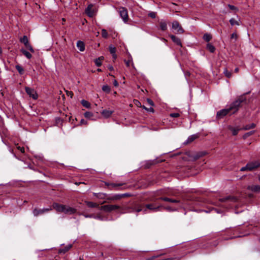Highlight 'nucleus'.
Segmentation results:
<instances>
[{
  "label": "nucleus",
  "instance_id": "f257e3e1",
  "mask_svg": "<svg viewBox=\"0 0 260 260\" xmlns=\"http://www.w3.org/2000/svg\"><path fill=\"white\" fill-rule=\"evenodd\" d=\"M162 208L161 205H156L155 204H146L145 206L141 205H138L137 207L131 206V212H143V213H146L147 210H150L152 211L155 212L160 210Z\"/></svg>",
  "mask_w": 260,
  "mask_h": 260
},
{
  "label": "nucleus",
  "instance_id": "f03ea898",
  "mask_svg": "<svg viewBox=\"0 0 260 260\" xmlns=\"http://www.w3.org/2000/svg\"><path fill=\"white\" fill-rule=\"evenodd\" d=\"M248 93L249 92H247L239 96L235 101L231 103L229 107V110H230L231 112V114H235L238 111L240 107H241L243 105H246L247 104V99L245 95Z\"/></svg>",
  "mask_w": 260,
  "mask_h": 260
},
{
  "label": "nucleus",
  "instance_id": "7ed1b4c3",
  "mask_svg": "<svg viewBox=\"0 0 260 260\" xmlns=\"http://www.w3.org/2000/svg\"><path fill=\"white\" fill-rule=\"evenodd\" d=\"M94 197L100 199H107L108 200H118L120 199L122 197L130 196L129 193H126L123 194H115L112 195H108L105 193L99 192L93 193Z\"/></svg>",
  "mask_w": 260,
  "mask_h": 260
},
{
  "label": "nucleus",
  "instance_id": "20e7f679",
  "mask_svg": "<svg viewBox=\"0 0 260 260\" xmlns=\"http://www.w3.org/2000/svg\"><path fill=\"white\" fill-rule=\"evenodd\" d=\"M158 200H162L166 202H169L173 204H175L177 205L176 207H171V206H167L166 207H164L162 206V208L165 209L166 210L169 211H173L177 210L178 208H182L183 207V203L179 200L171 199L167 197H160L158 198Z\"/></svg>",
  "mask_w": 260,
  "mask_h": 260
},
{
  "label": "nucleus",
  "instance_id": "39448f33",
  "mask_svg": "<svg viewBox=\"0 0 260 260\" xmlns=\"http://www.w3.org/2000/svg\"><path fill=\"white\" fill-rule=\"evenodd\" d=\"M51 210V207H49L48 208L43 209H38L36 207L32 209V213L34 216L37 217L38 216L42 215L46 213H48Z\"/></svg>",
  "mask_w": 260,
  "mask_h": 260
},
{
  "label": "nucleus",
  "instance_id": "423d86ee",
  "mask_svg": "<svg viewBox=\"0 0 260 260\" xmlns=\"http://www.w3.org/2000/svg\"><path fill=\"white\" fill-rule=\"evenodd\" d=\"M119 208V206L116 205H106L101 206L99 207V209L106 212H110L112 211L116 210Z\"/></svg>",
  "mask_w": 260,
  "mask_h": 260
},
{
  "label": "nucleus",
  "instance_id": "0eeeda50",
  "mask_svg": "<svg viewBox=\"0 0 260 260\" xmlns=\"http://www.w3.org/2000/svg\"><path fill=\"white\" fill-rule=\"evenodd\" d=\"M229 114H230V115L232 114H231L230 110H229V108L221 109L217 112L216 118L218 119H222Z\"/></svg>",
  "mask_w": 260,
  "mask_h": 260
},
{
  "label": "nucleus",
  "instance_id": "6e6552de",
  "mask_svg": "<svg viewBox=\"0 0 260 260\" xmlns=\"http://www.w3.org/2000/svg\"><path fill=\"white\" fill-rule=\"evenodd\" d=\"M172 29L176 30V34H181L184 32V30L177 20L172 22Z\"/></svg>",
  "mask_w": 260,
  "mask_h": 260
},
{
  "label": "nucleus",
  "instance_id": "1a4fd4ad",
  "mask_svg": "<svg viewBox=\"0 0 260 260\" xmlns=\"http://www.w3.org/2000/svg\"><path fill=\"white\" fill-rule=\"evenodd\" d=\"M119 14L120 17L123 19L124 22H126L128 20V12L126 8L124 7H120L118 10Z\"/></svg>",
  "mask_w": 260,
  "mask_h": 260
},
{
  "label": "nucleus",
  "instance_id": "9d476101",
  "mask_svg": "<svg viewBox=\"0 0 260 260\" xmlns=\"http://www.w3.org/2000/svg\"><path fill=\"white\" fill-rule=\"evenodd\" d=\"M25 90L29 97L32 98L34 100H37L38 99V95L34 89L29 87H25Z\"/></svg>",
  "mask_w": 260,
  "mask_h": 260
},
{
  "label": "nucleus",
  "instance_id": "9b49d317",
  "mask_svg": "<svg viewBox=\"0 0 260 260\" xmlns=\"http://www.w3.org/2000/svg\"><path fill=\"white\" fill-rule=\"evenodd\" d=\"M249 171H253L260 167V160H254L249 162L247 164Z\"/></svg>",
  "mask_w": 260,
  "mask_h": 260
},
{
  "label": "nucleus",
  "instance_id": "f8f14e48",
  "mask_svg": "<svg viewBox=\"0 0 260 260\" xmlns=\"http://www.w3.org/2000/svg\"><path fill=\"white\" fill-rule=\"evenodd\" d=\"M52 207L55 209L57 212L64 213L66 205L57 203H53L52 204Z\"/></svg>",
  "mask_w": 260,
  "mask_h": 260
},
{
  "label": "nucleus",
  "instance_id": "ddd939ff",
  "mask_svg": "<svg viewBox=\"0 0 260 260\" xmlns=\"http://www.w3.org/2000/svg\"><path fill=\"white\" fill-rule=\"evenodd\" d=\"M105 184L108 187V188L109 189H118L120 187H121L124 184L122 183H108L107 182H105Z\"/></svg>",
  "mask_w": 260,
  "mask_h": 260
},
{
  "label": "nucleus",
  "instance_id": "4468645a",
  "mask_svg": "<svg viewBox=\"0 0 260 260\" xmlns=\"http://www.w3.org/2000/svg\"><path fill=\"white\" fill-rule=\"evenodd\" d=\"M247 189L254 193H259L260 192V185H249L247 187Z\"/></svg>",
  "mask_w": 260,
  "mask_h": 260
},
{
  "label": "nucleus",
  "instance_id": "2eb2a0df",
  "mask_svg": "<svg viewBox=\"0 0 260 260\" xmlns=\"http://www.w3.org/2000/svg\"><path fill=\"white\" fill-rule=\"evenodd\" d=\"M237 201V198L234 196H227L224 198H220L219 201L221 203H226L229 202H235Z\"/></svg>",
  "mask_w": 260,
  "mask_h": 260
},
{
  "label": "nucleus",
  "instance_id": "dca6fc26",
  "mask_svg": "<svg viewBox=\"0 0 260 260\" xmlns=\"http://www.w3.org/2000/svg\"><path fill=\"white\" fill-rule=\"evenodd\" d=\"M169 36L171 39L172 41L175 44H176L177 45H178L181 47H182V42L179 38H178V37H176V36H175L174 35H170Z\"/></svg>",
  "mask_w": 260,
  "mask_h": 260
},
{
  "label": "nucleus",
  "instance_id": "f3484780",
  "mask_svg": "<svg viewBox=\"0 0 260 260\" xmlns=\"http://www.w3.org/2000/svg\"><path fill=\"white\" fill-rule=\"evenodd\" d=\"M76 212L77 210L75 208L70 207L69 206H67L66 205L64 213L71 215L76 213Z\"/></svg>",
  "mask_w": 260,
  "mask_h": 260
},
{
  "label": "nucleus",
  "instance_id": "a211bd4d",
  "mask_svg": "<svg viewBox=\"0 0 260 260\" xmlns=\"http://www.w3.org/2000/svg\"><path fill=\"white\" fill-rule=\"evenodd\" d=\"M72 246H73V245L70 244L67 245L64 248H60L58 250V253H59V254L66 253L67 251H68L72 247Z\"/></svg>",
  "mask_w": 260,
  "mask_h": 260
},
{
  "label": "nucleus",
  "instance_id": "6ab92c4d",
  "mask_svg": "<svg viewBox=\"0 0 260 260\" xmlns=\"http://www.w3.org/2000/svg\"><path fill=\"white\" fill-rule=\"evenodd\" d=\"M113 113V111L111 110H103L102 112H101L102 115L104 117L107 118L110 117L112 113Z\"/></svg>",
  "mask_w": 260,
  "mask_h": 260
},
{
  "label": "nucleus",
  "instance_id": "aec40b11",
  "mask_svg": "<svg viewBox=\"0 0 260 260\" xmlns=\"http://www.w3.org/2000/svg\"><path fill=\"white\" fill-rule=\"evenodd\" d=\"M93 7V5L90 4L88 5L87 7L85 9L86 14L89 17H92L93 15V12L91 11V9Z\"/></svg>",
  "mask_w": 260,
  "mask_h": 260
},
{
  "label": "nucleus",
  "instance_id": "412c9836",
  "mask_svg": "<svg viewBox=\"0 0 260 260\" xmlns=\"http://www.w3.org/2000/svg\"><path fill=\"white\" fill-rule=\"evenodd\" d=\"M85 204L88 207L90 208H98L99 209V207H101L97 203H94L92 202H90V201H86Z\"/></svg>",
  "mask_w": 260,
  "mask_h": 260
},
{
  "label": "nucleus",
  "instance_id": "4be33fe9",
  "mask_svg": "<svg viewBox=\"0 0 260 260\" xmlns=\"http://www.w3.org/2000/svg\"><path fill=\"white\" fill-rule=\"evenodd\" d=\"M186 198L187 200L196 202H201L202 200L200 198L194 197L193 195H188Z\"/></svg>",
  "mask_w": 260,
  "mask_h": 260
},
{
  "label": "nucleus",
  "instance_id": "5701e85b",
  "mask_svg": "<svg viewBox=\"0 0 260 260\" xmlns=\"http://www.w3.org/2000/svg\"><path fill=\"white\" fill-rule=\"evenodd\" d=\"M77 47L80 51H83L85 50V44L82 41H78L77 43Z\"/></svg>",
  "mask_w": 260,
  "mask_h": 260
},
{
  "label": "nucleus",
  "instance_id": "b1692460",
  "mask_svg": "<svg viewBox=\"0 0 260 260\" xmlns=\"http://www.w3.org/2000/svg\"><path fill=\"white\" fill-rule=\"evenodd\" d=\"M228 128L232 132L233 136H236L238 134L239 131L241 129V128H237L233 127L231 125H229L228 126Z\"/></svg>",
  "mask_w": 260,
  "mask_h": 260
},
{
  "label": "nucleus",
  "instance_id": "393cba45",
  "mask_svg": "<svg viewBox=\"0 0 260 260\" xmlns=\"http://www.w3.org/2000/svg\"><path fill=\"white\" fill-rule=\"evenodd\" d=\"M159 28L162 30V31H165L167 29V22L165 21H164V20H161L160 22H159Z\"/></svg>",
  "mask_w": 260,
  "mask_h": 260
},
{
  "label": "nucleus",
  "instance_id": "a878e982",
  "mask_svg": "<svg viewBox=\"0 0 260 260\" xmlns=\"http://www.w3.org/2000/svg\"><path fill=\"white\" fill-rule=\"evenodd\" d=\"M21 52L28 59H30L32 57V55L30 53L26 51L23 48L21 49Z\"/></svg>",
  "mask_w": 260,
  "mask_h": 260
},
{
  "label": "nucleus",
  "instance_id": "bb28decb",
  "mask_svg": "<svg viewBox=\"0 0 260 260\" xmlns=\"http://www.w3.org/2000/svg\"><path fill=\"white\" fill-rule=\"evenodd\" d=\"M198 138V136L197 134H194V135H191L188 137V138H187V139L186 140V143H191V142H193L194 140L197 139Z\"/></svg>",
  "mask_w": 260,
  "mask_h": 260
},
{
  "label": "nucleus",
  "instance_id": "cd10ccee",
  "mask_svg": "<svg viewBox=\"0 0 260 260\" xmlns=\"http://www.w3.org/2000/svg\"><path fill=\"white\" fill-rule=\"evenodd\" d=\"M104 57L103 56H100L98 58H96L94 60V63L96 66L99 67L102 66V60L104 59Z\"/></svg>",
  "mask_w": 260,
  "mask_h": 260
},
{
  "label": "nucleus",
  "instance_id": "c85d7f7f",
  "mask_svg": "<svg viewBox=\"0 0 260 260\" xmlns=\"http://www.w3.org/2000/svg\"><path fill=\"white\" fill-rule=\"evenodd\" d=\"M206 49L211 53H214L215 51V47L211 43H208L206 46Z\"/></svg>",
  "mask_w": 260,
  "mask_h": 260
},
{
  "label": "nucleus",
  "instance_id": "c756f323",
  "mask_svg": "<svg viewBox=\"0 0 260 260\" xmlns=\"http://www.w3.org/2000/svg\"><path fill=\"white\" fill-rule=\"evenodd\" d=\"M15 68L17 69V70L18 71V72L20 75H22L24 74V72H25L24 69L22 67H21V65L17 64L15 66Z\"/></svg>",
  "mask_w": 260,
  "mask_h": 260
},
{
  "label": "nucleus",
  "instance_id": "7c9ffc66",
  "mask_svg": "<svg viewBox=\"0 0 260 260\" xmlns=\"http://www.w3.org/2000/svg\"><path fill=\"white\" fill-rule=\"evenodd\" d=\"M218 241L217 240H214L213 241L208 242L207 247H215L218 244Z\"/></svg>",
  "mask_w": 260,
  "mask_h": 260
},
{
  "label": "nucleus",
  "instance_id": "2f4dec72",
  "mask_svg": "<svg viewBox=\"0 0 260 260\" xmlns=\"http://www.w3.org/2000/svg\"><path fill=\"white\" fill-rule=\"evenodd\" d=\"M256 125L255 124L252 123L250 124H247V125H246L245 126H244L243 127H242L241 128V129L242 130H249L251 128H253L255 127Z\"/></svg>",
  "mask_w": 260,
  "mask_h": 260
},
{
  "label": "nucleus",
  "instance_id": "473e14b6",
  "mask_svg": "<svg viewBox=\"0 0 260 260\" xmlns=\"http://www.w3.org/2000/svg\"><path fill=\"white\" fill-rule=\"evenodd\" d=\"M212 36L211 34L208 33H206L203 36V39L207 42H209L212 39Z\"/></svg>",
  "mask_w": 260,
  "mask_h": 260
},
{
  "label": "nucleus",
  "instance_id": "72a5a7b5",
  "mask_svg": "<svg viewBox=\"0 0 260 260\" xmlns=\"http://www.w3.org/2000/svg\"><path fill=\"white\" fill-rule=\"evenodd\" d=\"M20 42L24 44V45H26L28 42V38L26 36H23L20 39Z\"/></svg>",
  "mask_w": 260,
  "mask_h": 260
},
{
  "label": "nucleus",
  "instance_id": "f704fd0d",
  "mask_svg": "<svg viewBox=\"0 0 260 260\" xmlns=\"http://www.w3.org/2000/svg\"><path fill=\"white\" fill-rule=\"evenodd\" d=\"M229 22L232 26L240 25L239 22L233 18L230 19Z\"/></svg>",
  "mask_w": 260,
  "mask_h": 260
},
{
  "label": "nucleus",
  "instance_id": "c9c22d12",
  "mask_svg": "<svg viewBox=\"0 0 260 260\" xmlns=\"http://www.w3.org/2000/svg\"><path fill=\"white\" fill-rule=\"evenodd\" d=\"M81 104L82 106L86 108H89L90 107V104L87 101L85 100H82L81 101Z\"/></svg>",
  "mask_w": 260,
  "mask_h": 260
},
{
  "label": "nucleus",
  "instance_id": "e433bc0d",
  "mask_svg": "<svg viewBox=\"0 0 260 260\" xmlns=\"http://www.w3.org/2000/svg\"><path fill=\"white\" fill-rule=\"evenodd\" d=\"M223 74L228 78H230L232 77V73L229 71L227 69H224Z\"/></svg>",
  "mask_w": 260,
  "mask_h": 260
},
{
  "label": "nucleus",
  "instance_id": "4c0bfd02",
  "mask_svg": "<svg viewBox=\"0 0 260 260\" xmlns=\"http://www.w3.org/2000/svg\"><path fill=\"white\" fill-rule=\"evenodd\" d=\"M102 90L106 93H109L110 91V87L108 85H105L103 86Z\"/></svg>",
  "mask_w": 260,
  "mask_h": 260
},
{
  "label": "nucleus",
  "instance_id": "58836bf2",
  "mask_svg": "<svg viewBox=\"0 0 260 260\" xmlns=\"http://www.w3.org/2000/svg\"><path fill=\"white\" fill-rule=\"evenodd\" d=\"M25 47L29 50L31 52L34 53L35 52L34 49L32 46L30 45L29 43H28L26 44V45H25Z\"/></svg>",
  "mask_w": 260,
  "mask_h": 260
},
{
  "label": "nucleus",
  "instance_id": "ea45409f",
  "mask_svg": "<svg viewBox=\"0 0 260 260\" xmlns=\"http://www.w3.org/2000/svg\"><path fill=\"white\" fill-rule=\"evenodd\" d=\"M109 52L111 54H114L116 52V48L113 47L112 45H110L109 47Z\"/></svg>",
  "mask_w": 260,
  "mask_h": 260
},
{
  "label": "nucleus",
  "instance_id": "a19ab883",
  "mask_svg": "<svg viewBox=\"0 0 260 260\" xmlns=\"http://www.w3.org/2000/svg\"><path fill=\"white\" fill-rule=\"evenodd\" d=\"M84 115L85 118H90L93 116V113L91 112L87 111L84 113Z\"/></svg>",
  "mask_w": 260,
  "mask_h": 260
},
{
  "label": "nucleus",
  "instance_id": "79ce46f5",
  "mask_svg": "<svg viewBox=\"0 0 260 260\" xmlns=\"http://www.w3.org/2000/svg\"><path fill=\"white\" fill-rule=\"evenodd\" d=\"M254 131H250L249 132L245 133L243 136V138L244 139H246L247 138H248L249 136H251L252 134L254 133Z\"/></svg>",
  "mask_w": 260,
  "mask_h": 260
},
{
  "label": "nucleus",
  "instance_id": "37998d69",
  "mask_svg": "<svg viewBox=\"0 0 260 260\" xmlns=\"http://www.w3.org/2000/svg\"><path fill=\"white\" fill-rule=\"evenodd\" d=\"M102 36L104 38H107L108 37V32L105 29L102 30Z\"/></svg>",
  "mask_w": 260,
  "mask_h": 260
},
{
  "label": "nucleus",
  "instance_id": "c03bdc74",
  "mask_svg": "<svg viewBox=\"0 0 260 260\" xmlns=\"http://www.w3.org/2000/svg\"><path fill=\"white\" fill-rule=\"evenodd\" d=\"M134 104L138 107H141V103L137 100H133Z\"/></svg>",
  "mask_w": 260,
  "mask_h": 260
},
{
  "label": "nucleus",
  "instance_id": "a18cd8bd",
  "mask_svg": "<svg viewBox=\"0 0 260 260\" xmlns=\"http://www.w3.org/2000/svg\"><path fill=\"white\" fill-rule=\"evenodd\" d=\"M231 39H234L235 41H236L238 39V35L236 34V32H233L230 37Z\"/></svg>",
  "mask_w": 260,
  "mask_h": 260
},
{
  "label": "nucleus",
  "instance_id": "49530a36",
  "mask_svg": "<svg viewBox=\"0 0 260 260\" xmlns=\"http://www.w3.org/2000/svg\"><path fill=\"white\" fill-rule=\"evenodd\" d=\"M94 218L99 219L100 220H103L104 219V217L100 215H94Z\"/></svg>",
  "mask_w": 260,
  "mask_h": 260
},
{
  "label": "nucleus",
  "instance_id": "de8ad7c7",
  "mask_svg": "<svg viewBox=\"0 0 260 260\" xmlns=\"http://www.w3.org/2000/svg\"><path fill=\"white\" fill-rule=\"evenodd\" d=\"M148 16H149L150 17H151L152 18H155L156 17V13L154 12H150L148 14Z\"/></svg>",
  "mask_w": 260,
  "mask_h": 260
},
{
  "label": "nucleus",
  "instance_id": "09e8293b",
  "mask_svg": "<svg viewBox=\"0 0 260 260\" xmlns=\"http://www.w3.org/2000/svg\"><path fill=\"white\" fill-rule=\"evenodd\" d=\"M170 116L171 117H178L180 114L178 113H172L170 114Z\"/></svg>",
  "mask_w": 260,
  "mask_h": 260
},
{
  "label": "nucleus",
  "instance_id": "8fccbe9b",
  "mask_svg": "<svg viewBox=\"0 0 260 260\" xmlns=\"http://www.w3.org/2000/svg\"><path fill=\"white\" fill-rule=\"evenodd\" d=\"M143 108L145 109L148 112H150L153 113L154 112V110L152 107H150L149 108H147L145 107L144 106H143Z\"/></svg>",
  "mask_w": 260,
  "mask_h": 260
},
{
  "label": "nucleus",
  "instance_id": "3c124183",
  "mask_svg": "<svg viewBox=\"0 0 260 260\" xmlns=\"http://www.w3.org/2000/svg\"><path fill=\"white\" fill-rule=\"evenodd\" d=\"M17 149L19 150L21 153H24L25 151L24 148L23 147H20L19 146H17Z\"/></svg>",
  "mask_w": 260,
  "mask_h": 260
},
{
  "label": "nucleus",
  "instance_id": "603ef678",
  "mask_svg": "<svg viewBox=\"0 0 260 260\" xmlns=\"http://www.w3.org/2000/svg\"><path fill=\"white\" fill-rule=\"evenodd\" d=\"M228 7L232 10H238L237 8L235 6H234V5H232L229 4L228 5Z\"/></svg>",
  "mask_w": 260,
  "mask_h": 260
},
{
  "label": "nucleus",
  "instance_id": "864d4df0",
  "mask_svg": "<svg viewBox=\"0 0 260 260\" xmlns=\"http://www.w3.org/2000/svg\"><path fill=\"white\" fill-rule=\"evenodd\" d=\"M147 102L149 104V105L151 106H153L154 105L153 102L150 99H147Z\"/></svg>",
  "mask_w": 260,
  "mask_h": 260
},
{
  "label": "nucleus",
  "instance_id": "5fc2aeb1",
  "mask_svg": "<svg viewBox=\"0 0 260 260\" xmlns=\"http://www.w3.org/2000/svg\"><path fill=\"white\" fill-rule=\"evenodd\" d=\"M152 165H153V162L151 161H148L146 162V164L145 165V167L147 168H149Z\"/></svg>",
  "mask_w": 260,
  "mask_h": 260
},
{
  "label": "nucleus",
  "instance_id": "6e6d98bb",
  "mask_svg": "<svg viewBox=\"0 0 260 260\" xmlns=\"http://www.w3.org/2000/svg\"><path fill=\"white\" fill-rule=\"evenodd\" d=\"M240 171H249V169H248V167H247V165L245 166L242 167L240 169Z\"/></svg>",
  "mask_w": 260,
  "mask_h": 260
},
{
  "label": "nucleus",
  "instance_id": "4d7b16f0",
  "mask_svg": "<svg viewBox=\"0 0 260 260\" xmlns=\"http://www.w3.org/2000/svg\"><path fill=\"white\" fill-rule=\"evenodd\" d=\"M55 121L57 123H58L59 122H62V120L61 118H60V117H56L55 118Z\"/></svg>",
  "mask_w": 260,
  "mask_h": 260
},
{
  "label": "nucleus",
  "instance_id": "13d9d810",
  "mask_svg": "<svg viewBox=\"0 0 260 260\" xmlns=\"http://www.w3.org/2000/svg\"><path fill=\"white\" fill-rule=\"evenodd\" d=\"M124 61L127 67H129L130 66V59H128L127 60H125Z\"/></svg>",
  "mask_w": 260,
  "mask_h": 260
},
{
  "label": "nucleus",
  "instance_id": "bf43d9fd",
  "mask_svg": "<svg viewBox=\"0 0 260 260\" xmlns=\"http://www.w3.org/2000/svg\"><path fill=\"white\" fill-rule=\"evenodd\" d=\"M94 214L85 215V217L94 218Z\"/></svg>",
  "mask_w": 260,
  "mask_h": 260
},
{
  "label": "nucleus",
  "instance_id": "052dcab7",
  "mask_svg": "<svg viewBox=\"0 0 260 260\" xmlns=\"http://www.w3.org/2000/svg\"><path fill=\"white\" fill-rule=\"evenodd\" d=\"M190 73L188 71L185 72L184 73V75L186 78L190 76Z\"/></svg>",
  "mask_w": 260,
  "mask_h": 260
},
{
  "label": "nucleus",
  "instance_id": "680f3d73",
  "mask_svg": "<svg viewBox=\"0 0 260 260\" xmlns=\"http://www.w3.org/2000/svg\"><path fill=\"white\" fill-rule=\"evenodd\" d=\"M86 123H87V122L84 119H82L80 120V124H86Z\"/></svg>",
  "mask_w": 260,
  "mask_h": 260
},
{
  "label": "nucleus",
  "instance_id": "e2e57ef3",
  "mask_svg": "<svg viewBox=\"0 0 260 260\" xmlns=\"http://www.w3.org/2000/svg\"><path fill=\"white\" fill-rule=\"evenodd\" d=\"M108 68L111 71H113L114 70V68H113V66H111V65H109L108 67Z\"/></svg>",
  "mask_w": 260,
  "mask_h": 260
},
{
  "label": "nucleus",
  "instance_id": "0e129e2a",
  "mask_svg": "<svg viewBox=\"0 0 260 260\" xmlns=\"http://www.w3.org/2000/svg\"><path fill=\"white\" fill-rule=\"evenodd\" d=\"M113 84H114V86H118V82L116 80H115L114 81Z\"/></svg>",
  "mask_w": 260,
  "mask_h": 260
},
{
  "label": "nucleus",
  "instance_id": "69168bd1",
  "mask_svg": "<svg viewBox=\"0 0 260 260\" xmlns=\"http://www.w3.org/2000/svg\"><path fill=\"white\" fill-rule=\"evenodd\" d=\"M10 151L14 154V156L15 157H16V156L15 154L13 152V150L11 149V148H10Z\"/></svg>",
  "mask_w": 260,
  "mask_h": 260
},
{
  "label": "nucleus",
  "instance_id": "338daca9",
  "mask_svg": "<svg viewBox=\"0 0 260 260\" xmlns=\"http://www.w3.org/2000/svg\"><path fill=\"white\" fill-rule=\"evenodd\" d=\"M238 71H239V68H236L235 69V70H234V72H235V73H238Z\"/></svg>",
  "mask_w": 260,
  "mask_h": 260
},
{
  "label": "nucleus",
  "instance_id": "774afa93",
  "mask_svg": "<svg viewBox=\"0 0 260 260\" xmlns=\"http://www.w3.org/2000/svg\"><path fill=\"white\" fill-rule=\"evenodd\" d=\"M112 57L113 58L115 59L116 58V55L115 53H114V54H112Z\"/></svg>",
  "mask_w": 260,
  "mask_h": 260
}]
</instances>
